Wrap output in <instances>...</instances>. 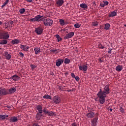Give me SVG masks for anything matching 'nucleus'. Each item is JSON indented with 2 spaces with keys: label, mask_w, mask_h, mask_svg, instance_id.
I'll list each match as a JSON object with an SVG mask.
<instances>
[{
  "label": "nucleus",
  "mask_w": 126,
  "mask_h": 126,
  "mask_svg": "<svg viewBox=\"0 0 126 126\" xmlns=\"http://www.w3.org/2000/svg\"><path fill=\"white\" fill-rule=\"evenodd\" d=\"M97 95L99 99L100 105H103L106 102V99L104 98V91H102V89H100Z\"/></svg>",
  "instance_id": "f257e3e1"
},
{
  "label": "nucleus",
  "mask_w": 126,
  "mask_h": 126,
  "mask_svg": "<svg viewBox=\"0 0 126 126\" xmlns=\"http://www.w3.org/2000/svg\"><path fill=\"white\" fill-rule=\"evenodd\" d=\"M43 16L40 15H38L33 18L30 19V21L32 22H40V21H43Z\"/></svg>",
  "instance_id": "f03ea898"
},
{
  "label": "nucleus",
  "mask_w": 126,
  "mask_h": 126,
  "mask_svg": "<svg viewBox=\"0 0 126 126\" xmlns=\"http://www.w3.org/2000/svg\"><path fill=\"white\" fill-rule=\"evenodd\" d=\"M42 21L45 26H52V24H53V20L50 19L49 18L44 19Z\"/></svg>",
  "instance_id": "7ed1b4c3"
},
{
  "label": "nucleus",
  "mask_w": 126,
  "mask_h": 126,
  "mask_svg": "<svg viewBox=\"0 0 126 126\" xmlns=\"http://www.w3.org/2000/svg\"><path fill=\"white\" fill-rule=\"evenodd\" d=\"M107 94H110V88L109 86L106 85L103 89V98L107 97Z\"/></svg>",
  "instance_id": "20e7f679"
},
{
  "label": "nucleus",
  "mask_w": 126,
  "mask_h": 126,
  "mask_svg": "<svg viewBox=\"0 0 126 126\" xmlns=\"http://www.w3.org/2000/svg\"><path fill=\"white\" fill-rule=\"evenodd\" d=\"M44 29L42 27H39L35 28L34 32L36 33L37 35H41L43 33Z\"/></svg>",
  "instance_id": "39448f33"
},
{
  "label": "nucleus",
  "mask_w": 126,
  "mask_h": 126,
  "mask_svg": "<svg viewBox=\"0 0 126 126\" xmlns=\"http://www.w3.org/2000/svg\"><path fill=\"white\" fill-rule=\"evenodd\" d=\"M9 38V35L8 32H0V39H8Z\"/></svg>",
  "instance_id": "423d86ee"
},
{
  "label": "nucleus",
  "mask_w": 126,
  "mask_h": 126,
  "mask_svg": "<svg viewBox=\"0 0 126 126\" xmlns=\"http://www.w3.org/2000/svg\"><path fill=\"white\" fill-rule=\"evenodd\" d=\"M73 36H74V32H70L64 36L63 39L64 40H67V39H70V38H72Z\"/></svg>",
  "instance_id": "0eeeda50"
},
{
  "label": "nucleus",
  "mask_w": 126,
  "mask_h": 126,
  "mask_svg": "<svg viewBox=\"0 0 126 126\" xmlns=\"http://www.w3.org/2000/svg\"><path fill=\"white\" fill-rule=\"evenodd\" d=\"M53 100L55 104H60L61 103V97L59 95H56L53 97Z\"/></svg>",
  "instance_id": "6e6552de"
},
{
  "label": "nucleus",
  "mask_w": 126,
  "mask_h": 126,
  "mask_svg": "<svg viewBox=\"0 0 126 126\" xmlns=\"http://www.w3.org/2000/svg\"><path fill=\"white\" fill-rule=\"evenodd\" d=\"M63 62L64 60L63 59H59L57 60H56V66H61V65H62V64H63Z\"/></svg>",
  "instance_id": "1a4fd4ad"
},
{
  "label": "nucleus",
  "mask_w": 126,
  "mask_h": 126,
  "mask_svg": "<svg viewBox=\"0 0 126 126\" xmlns=\"http://www.w3.org/2000/svg\"><path fill=\"white\" fill-rule=\"evenodd\" d=\"M8 91H6L5 89H0V96H2V95H8Z\"/></svg>",
  "instance_id": "9d476101"
},
{
  "label": "nucleus",
  "mask_w": 126,
  "mask_h": 126,
  "mask_svg": "<svg viewBox=\"0 0 126 126\" xmlns=\"http://www.w3.org/2000/svg\"><path fill=\"white\" fill-rule=\"evenodd\" d=\"M56 4L58 7L62 6L63 3H64V1L63 0H56Z\"/></svg>",
  "instance_id": "9b49d317"
},
{
  "label": "nucleus",
  "mask_w": 126,
  "mask_h": 126,
  "mask_svg": "<svg viewBox=\"0 0 126 126\" xmlns=\"http://www.w3.org/2000/svg\"><path fill=\"white\" fill-rule=\"evenodd\" d=\"M43 116H44L43 113L37 112L35 116V119L37 121H40V120L42 119V117H43Z\"/></svg>",
  "instance_id": "f8f14e48"
},
{
  "label": "nucleus",
  "mask_w": 126,
  "mask_h": 126,
  "mask_svg": "<svg viewBox=\"0 0 126 126\" xmlns=\"http://www.w3.org/2000/svg\"><path fill=\"white\" fill-rule=\"evenodd\" d=\"M79 69H80V70H83V71H87L88 67L86 65H80L79 66Z\"/></svg>",
  "instance_id": "ddd939ff"
},
{
  "label": "nucleus",
  "mask_w": 126,
  "mask_h": 126,
  "mask_svg": "<svg viewBox=\"0 0 126 126\" xmlns=\"http://www.w3.org/2000/svg\"><path fill=\"white\" fill-rule=\"evenodd\" d=\"M18 121V119L17 117L13 116L11 117L9 119L10 123H16Z\"/></svg>",
  "instance_id": "4468645a"
},
{
  "label": "nucleus",
  "mask_w": 126,
  "mask_h": 126,
  "mask_svg": "<svg viewBox=\"0 0 126 126\" xmlns=\"http://www.w3.org/2000/svg\"><path fill=\"white\" fill-rule=\"evenodd\" d=\"M95 116V113L93 112H91L90 113H88L86 114V116L89 119H93Z\"/></svg>",
  "instance_id": "2eb2a0df"
},
{
  "label": "nucleus",
  "mask_w": 126,
  "mask_h": 126,
  "mask_svg": "<svg viewBox=\"0 0 126 126\" xmlns=\"http://www.w3.org/2000/svg\"><path fill=\"white\" fill-rule=\"evenodd\" d=\"M29 46H26V45H21L20 46V49L24 51V52H28V50H29Z\"/></svg>",
  "instance_id": "dca6fc26"
},
{
  "label": "nucleus",
  "mask_w": 126,
  "mask_h": 126,
  "mask_svg": "<svg viewBox=\"0 0 126 126\" xmlns=\"http://www.w3.org/2000/svg\"><path fill=\"white\" fill-rule=\"evenodd\" d=\"M123 68L124 66H122V65H118L116 67L115 69L116 71L120 72L123 70Z\"/></svg>",
  "instance_id": "f3484780"
},
{
  "label": "nucleus",
  "mask_w": 126,
  "mask_h": 126,
  "mask_svg": "<svg viewBox=\"0 0 126 126\" xmlns=\"http://www.w3.org/2000/svg\"><path fill=\"white\" fill-rule=\"evenodd\" d=\"M4 56L5 57L6 60H9L11 59V55L8 54V52H5L4 53Z\"/></svg>",
  "instance_id": "a211bd4d"
},
{
  "label": "nucleus",
  "mask_w": 126,
  "mask_h": 126,
  "mask_svg": "<svg viewBox=\"0 0 126 126\" xmlns=\"http://www.w3.org/2000/svg\"><path fill=\"white\" fill-rule=\"evenodd\" d=\"M97 120H98L97 118H94L93 120H92V126H97Z\"/></svg>",
  "instance_id": "6ab92c4d"
},
{
  "label": "nucleus",
  "mask_w": 126,
  "mask_h": 126,
  "mask_svg": "<svg viewBox=\"0 0 126 126\" xmlns=\"http://www.w3.org/2000/svg\"><path fill=\"white\" fill-rule=\"evenodd\" d=\"M109 17H115V16H117V11H112L108 15Z\"/></svg>",
  "instance_id": "aec40b11"
},
{
  "label": "nucleus",
  "mask_w": 126,
  "mask_h": 126,
  "mask_svg": "<svg viewBox=\"0 0 126 126\" xmlns=\"http://www.w3.org/2000/svg\"><path fill=\"white\" fill-rule=\"evenodd\" d=\"M16 91V89L15 88H12L9 89V91H8V94H13V93H14Z\"/></svg>",
  "instance_id": "412c9836"
},
{
  "label": "nucleus",
  "mask_w": 126,
  "mask_h": 126,
  "mask_svg": "<svg viewBox=\"0 0 126 126\" xmlns=\"http://www.w3.org/2000/svg\"><path fill=\"white\" fill-rule=\"evenodd\" d=\"M109 4V2L108 1L103 0L101 3H100V5L101 7H104L106 6V5H108Z\"/></svg>",
  "instance_id": "4be33fe9"
},
{
  "label": "nucleus",
  "mask_w": 126,
  "mask_h": 126,
  "mask_svg": "<svg viewBox=\"0 0 126 126\" xmlns=\"http://www.w3.org/2000/svg\"><path fill=\"white\" fill-rule=\"evenodd\" d=\"M19 78H20V77L17 75H14L11 77V79H13L14 81H17V80H19Z\"/></svg>",
  "instance_id": "5701e85b"
},
{
  "label": "nucleus",
  "mask_w": 126,
  "mask_h": 126,
  "mask_svg": "<svg viewBox=\"0 0 126 126\" xmlns=\"http://www.w3.org/2000/svg\"><path fill=\"white\" fill-rule=\"evenodd\" d=\"M36 109L38 111V113H43V106L41 105H37Z\"/></svg>",
  "instance_id": "b1692460"
},
{
  "label": "nucleus",
  "mask_w": 126,
  "mask_h": 126,
  "mask_svg": "<svg viewBox=\"0 0 126 126\" xmlns=\"http://www.w3.org/2000/svg\"><path fill=\"white\" fill-rule=\"evenodd\" d=\"M11 43L13 45H17V44H19V43H20V41H19V40H18L17 39H15L11 41Z\"/></svg>",
  "instance_id": "393cba45"
},
{
  "label": "nucleus",
  "mask_w": 126,
  "mask_h": 126,
  "mask_svg": "<svg viewBox=\"0 0 126 126\" xmlns=\"http://www.w3.org/2000/svg\"><path fill=\"white\" fill-rule=\"evenodd\" d=\"M80 6L81 8H83L84 9H87L88 8V6L86 3H81L80 4Z\"/></svg>",
  "instance_id": "a878e982"
},
{
  "label": "nucleus",
  "mask_w": 126,
  "mask_h": 126,
  "mask_svg": "<svg viewBox=\"0 0 126 126\" xmlns=\"http://www.w3.org/2000/svg\"><path fill=\"white\" fill-rule=\"evenodd\" d=\"M59 22L62 26H63L64 25H65V24H67V23L66 22H64V20L63 19H60Z\"/></svg>",
  "instance_id": "bb28decb"
},
{
  "label": "nucleus",
  "mask_w": 126,
  "mask_h": 126,
  "mask_svg": "<svg viewBox=\"0 0 126 126\" xmlns=\"http://www.w3.org/2000/svg\"><path fill=\"white\" fill-rule=\"evenodd\" d=\"M34 51L35 52V55H38V54H39V53L41 52V50H40V48L37 47L34 48Z\"/></svg>",
  "instance_id": "cd10ccee"
},
{
  "label": "nucleus",
  "mask_w": 126,
  "mask_h": 126,
  "mask_svg": "<svg viewBox=\"0 0 126 126\" xmlns=\"http://www.w3.org/2000/svg\"><path fill=\"white\" fill-rule=\"evenodd\" d=\"M111 25L109 23H107L105 24L104 29L105 30H109Z\"/></svg>",
  "instance_id": "c85d7f7f"
},
{
  "label": "nucleus",
  "mask_w": 126,
  "mask_h": 126,
  "mask_svg": "<svg viewBox=\"0 0 126 126\" xmlns=\"http://www.w3.org/2000/svg\"><path fill=\"white\" fill-rule=\"evenodd\" d=\"M70 63V60L67 59V58H65L64 60V63H65V64H68V63Z\"/></svg>",
  "instance_id": "c756f323"
},
{
  "label": "nucleus",
  "mask_w": 126,
  "mask_h": 126,
  "mask_svg": "<svg viewBox=\"0 0 126 126\" xmlns=\"http://www.w3.org/2000/svg\"><path fill=\"white\" fill-rule=\"evenodd\" d=\"M7 44V40H2L0 42V45H6Z\"/></svg>",
  "instance_id": "7c9ffc66"
},
{
  "label": "nucleus",
  "mask_w": 126,
  "mask_h": 126,
  "mask_svg": "<svg viewBox=\"0 0 126 126\" xmlns=\"http://www.w3.org/2000/svg\"><path fill=\"white\" fill-rule=\"evenodd\" d=\"M48 116H55L56 115V114L55 113V112H53V111H48L47 114Z\"/></svg>",
  "instance_id": "2f4dec72"
},
{
  "label": "nucleus",
  "mask_w": 126,
  "mask_h": 126,
  "mask_svg": "<svg viewBox=\"0 0 126 126\" xmlns=\"http://www.w3.org/2000/svg\"><path fill=\"white\" fill-rule=\"evenodd\" d=\"M8 2H9V0H5L4 3L1 6V8H3V7H4V6H5V5L8 3Z\"/></svg>",
  "instance_id": "473e14b6"
},
{
  "label": "nucleus",
  "mask_w": 126,
  "mask_h": 126,
  "mask_svg": "<svg viewBox=\"0 0 126 126\" xmlns=\"http://www.w3.org/2000/svg\"><path fill=\"white\" fill-rule=\"evenodd\" d=\"M55 37L57 38L58 42H60V41H62V37H61V36H60V35L56 34L55 35Z\"/></svg>",
  "instance_id": "72a5a7b5"
},
{
  "label": "nucleus",
  "mask_w": 126,
  "mask_h": 126,
  "mask_svg": "<svg viewBox=\"0 0 126 126\" xmlns=\"http://www.w3.org/2000/svg\"><path fill=\"white\" fill-rule=\"evenodd\" d=\"M8 115H0V120H4L5 118H8Z\"/></svg>",
  "instance_id": "f704fd0d"
},
{
  "label": "nucleus",
  "mask_w": 126,
  "mask_h": 126,
  "mask_svg": "<svg viewBox=\"0 0 126 126\" xmlns=\"http://www.w3.org/2000/svg\"><path fill=\"white\" fill-rule=\"evenodd\" d=\"M44 99H51L52 97L48 94H45L43 96Z\"/></svg>",
  "instance_id": "c9c22d12"
},
{
  "label": "nucleus",
  "mask_w": 126,
  "mask_h": 126,
  "mask_svg": "<svg viewBox=\"0 0 126 126\" xmlns=\"http://www.w3.org/2000/svg\"><path fill=\"white\" fill-rule=\"evenodd\" d=\"M25 11H26V10L24 8L20 9V10H19V12H20V13H21V14H23V13H24V12H25Z\"/></svg>",
  "instance_id": "e433bc0d"
},
{
  "label": "nucleus",
  "mask_w": 126,
  "mask_h": 126,
  "mask_svg": "<svg viewBox=\"0 0 126 126\" xmlns=\"http://www.w3.org/2000/svg\"><path fill=\"white\" fill-rule=\"evenodd\" d=\"M80 26H81V25L79 23H76L74 25L75 28H79V27H80Z\"/></svg>",
  "instance_id": "4c0bfd02"
},
{
  "label": "nucleus",
  "mask_w": 126,
  "mask_h": 126,
  "mask_svg": "<svg viewBox=\"0 0 126 126\" xmlns=\"http://www.w3.org/2000/svg\"><path fill=\"white\" fill-rule=\"evenodd\" d=\"M98 48L99 49H105V47L103 46V45L99 44H98Z\"/></svg>",
  "instance_id": "58836bf2"
},
{
  "label": "nucleus",
  "mask_w": 126,
  "mask_h": 126,
  "mask_svg": "<svg viewBox=\"0 0 126 126\" xmlns=\"http://www.w3.org/2000/svg\"><path fill=\"white\" fill-rule=\"evenodd\" d=\"M51 53H56V54H58L59 52H58V49H55L51 50Z\"/></svg>",
  "instance_id": "ea45409f"
},
{
  "label": "nucleus",
  "mask_w": 126,
  "mask_h": 126,
  "mask_svg": "<svg viewBox=\"0 0 126 126\" xmlns=\"http://www.w3.org/2000/svg\"><path fill=\"white\" fill-rule=\"evenodd\" d=\"M31 67L32 68V69H34V68H36L37 67V66L35 65L31 64Z\"/></svg>",
  "instance_id": "a19ab883"
},
{
  "label": "nucleus",
  "mask_w": 126,
  "mask_h": 126,
  "mask_svg": "<svg viewBox=\"0 0 126 126\" xmlns=\"http://www.w3.org/2000/svg\"><path fill=\"white\" fill-rule=\"evenodd\" d=\"M42 112H44V114H46L47 115L48 114V111L46 110V109H44L42 110Z\"/></svg>",
  "instance_id": "79ce46f5"
},
{
  "label": "nucleus",
  "mask_w": 126,
  "mask_h": 126,
  "mask_svg": "<svg viewBox=\"0 0 126 126\" xmlns=\"http://www.w3.org/2000/svg\"><path fill=\"white\" fill-rule=\"evenodd\" d=\"M93 26H98V24L96 22L93 23Z\"/></svg>",
  "instance_id": "37998d69"
},
{
  "label": "nucleus",
  "mask_w": 126,
  "mask_h": 126,
  "mask_svg": "<svg viewBox=\"0 0 126 126\" xmlns=\"http://www.w3.org/2000/svg\"><path fill=\"white\" fill-rule=\"evenodd\" d=\"M74 78L75 79V80H76V81H79V77L76 76V77H74Z\"/></svg>",
  "instance_id": "c03bdc74"
},
{
  "label": "nucleus",
  "mask_w": 126,
  "mask_h": 126,
  "mask_svg": "<svg viewBox=\"0 0 126 126\" xmlns=\"http://www.w3.org/2000/svg\"><path fill=\"white\" fill-rule=\"evenodd\" d=\"M71 76H72L73 78H74L75 77V75L73 73H71Z\"/></svg>",
  "instance_id": "a18cd8bd"
},
{
  "label": "nucleus",
  "mask_w": 126,
  "mask_h": 126,
  "mask_svg": "<svg viewBox=\"0 0 126 126\" xmlns=\"http://www.w3.org/2000/svg\"><path fill=\"white\" fill-rule=\"evenodd\" d=\"M19 54L20 55V56H22V58H23V57H24V54L22 53V52H19Z\"/></svg>",
  "instance_id": "49530a36"
},
{
  "label": "nucleus",
  "mask_w": 126,
  "mask_h": 126,
  "mask_svg": "<svg viewBox=\"0 0 126 126\" xmlns=\"http://www.w3.org/2000/svg\"><path fill=\"white\" fill-rule=\"evenodd\" d=\"M26 1H27L28 2H32L33 0H25Z\"/></svg>",
  "instance_id": "de8ad7c7"
},
{
  "label": "nucleus",
  "mask_w": 126,
  "mask_h": 126,
  "mask_svg": "<svg viewBox=\"0 0 126 126\" xmlns=\"http://www.w3.org/2000/svg\"><path fill=\"white\" fill-rule=\"evenodd\" d=\"M98 61L99 62V63H102V62H104V60H102L101 59H99Z\"/></svg>",
  "instance_id": "09e8293b"
},
{
  "label": "nucleus",
  "mask_w": 126,
  "mask_h": 126,
  "mask_svg": "<svg viewBox=\"0 0 126 126\" xmlns=\"http://www.w3.org/2000/svg\"><path fill=\"white\" fill-rule=\"evenodd\" d=\"M32 126H39V125H38V124H36V123H34V124H33V125H32Z\"/></svg>",
  "instance_id": "8fccbe9b"
},
{
  "label": "nucleus",
  "mask_w": 126,
  "mask_h": 126,
  "mask_svg": "<svg viewBox=\"0 0 126 126\" xmlns=\"http://www.w3.org/2000/svg\"><path fill=\"white\" fill-rule=\"evenodd\" d=\"M72 126H77V125H76L75 123H73L72 124Z\"/></svg>",
  "instance_id": "3c124183"
},
{
  "label": "nucleus",
  "mask_w": 126,
  "mask_h": 126,
  "mask_svg": "<svg viewBox=\"0 0 126 126\" xmlns=\"http://www.w3.org/2000/svg\"><path fill=\"white\" fill-rule=\"evenodd\" d=\"M120 111H121V112H122V113L124 112V109H123V108H121L120 109Z\"/></svg>",
  "instance_id": "603ef678"
},
{
  "label": "nucleus",
  "mask_w": 126,
  "mask_h": 126,
  "mask_svg": "<svg viewBox=\"0 0 126 126\" xmlns=\"http://www.w3.org/2000/svg\"><path fill=\"white\" fill-rule=\"evenodd\" d=\"M108 53L109 54H111V53H112V50H109V51H108Z\"/></svg>",
  "instance_id": "864d4df0"
},
{
  "label": "nucleus",
  "mask_w": 126,
  "mask_h": 126,
  "mask_svg": "<svg viewBox=\"0 0 126 126\" xmlns=\"http://www.w3.org/2000/svg\"><path fill=\"white\" fill-rule=\"evenodd\" d=\"M7 107L8 108V109H11V106H7Z\"/></svg>",
  "instance_id": "5fc2aeb1"
},
{
  "label": "nucleus",
  "mask_w": 126,
  "mask_h": 126,
  "mask_svg": "<svg viewBox=\"0 0 126 126\" xmlns=\"http://www.w3.org/2000/svg\"><path fill=\"white\" fill-rule=\"evenodd\" d=\"M10 24H13V21H10Z\"/></svg>",
  "instance_id": "6e6d98bb"
},
{
  "label": "nucleus",
  "mask_w": 126,
  "mask_h": 126,
  "mask_svg": "<svg viewBox=\"0 0 126 126\" xmlns=\"http://www.w3.org/2000/svg\"><path fill=\"white\" fill-rule=\"evenodd\" d=\"M68 91V92H71L73 91V90H70Z\"/></svg>",
  "instance_id": "4d7b16f0"
},
{
  "label": "nucleus",
  "mask_w": 126,
  "mask_h": 126,
  "mask_svg": "<svg viewBox=\"0 0 126 126\" xmlns=\"http://www.w3.org/2000/svg\"><path fill=\"white\" fill-rule=\"evenodd\" d=\"M109 111H110V112H112V108L109 109Z\"/></svg>",
  "instance_id": "13d9d810"
},
{
  "label": "nucleus",
  "mask_w": 126,
  "mask_h": 126,
  "mask_svg": "<svg viewBox=\"0 0 126 126\" xmlns=\"http://www.w3.org/2000/svg\"><path fill=\"white\" fill-rule=\"evenodd\" d=\"M1 24H2V22L0 21V25H1Z\"/></svg>",
  "instance_id": "bf43d9fd"
},
{
  "label": "nucleus",
  "mask_w": 126,
  "mask_h": 126,
  "mask_svg": "<svg viewBox=\"0 0 126 126\" xmlns=\"http://www.w3.org/2000/svg\"><path fill=\"white\" fill-rule=\"evenodd\" d=\"M8 79H11V77H10L9 78H8Z\"/></svg>",
  "instance_id": "052dcab7"
},
{
  "label": "nucleus",
  "mask_w": 126,
  "mask_h": 126,
  "mask_svg": "<svg viewBox=\"0 0 126 126\" xmlns=\"http://www.w3.org/2000/svg\"><path fill=\"white\" fill-rule=\"evenodd\" d=\"M65 75H67V73H65Z\"/></svg>",
  "instance_id": "680f3d73"
},
{
  "label": "nucleus",
  "mask_w": 126,
  "mask_h": 126,
  "mask_svg": "<svg viewBox=\"0 0 126 126\" xmlns=\"http://www.w3.org/2000/svg\"><path fill=\"white\" fill-rule=\"evenodd\" d=\"M124 26H125V27H126V24L124 25Z\"/></svg>",
  "instance_id": "e2e57ef3"
},
{
  "label": "nucleus",
  "mask_w": 126,
  "mask_h": 126,
  "mask_svg": "<svg viewBox=\"0 0 126 126\" xmlns=\"http://www.w3.org/2000/svg\"><path fill=\"white\" fill-rule=\"evenodd\" d=\"M50 126V125H48V126Z\"/></svg>",
  "instance_id": "0e129e2a"
},
{
  "label": "nucleus",
  "mask_w": 126,
  "mask_h": 126,
  "mask_svg": "<svg viewBox=\"0 0 126 126\" xmlns=\"http://www.w3.org/2000/svg\"><path fill=\"white\" fill-rule=\"evenodd\" d=\"M36 0V1H37L38 0Z\"/></svg>",
  "instance_id": "69168bd1"
},
{
  "label": "nucleus",
  "mask_w": 126,
  "mask_h": 126,
  "mask_svg": "<svg viewBox=\"0 0 126 126\" xmlns=\"http://www.w3.org/2000/svg\"><path fill=\"white\" fill-rule=\"evenodd\" d=\"M95 101H97V99H95Z\"/></svg>",
  "instance_id": "338daca9"
},
{
  "label": "nucleus",
  "mask_w": 126,
  "mask_h": 126,
  "mask_svg": "<svg viewBox=\"0 0 126 126\" xmlns=\"http://www.w3.org/2000/svg\"><path fill=\"white\" fill-rule=\"evenodd\" d=\"M0 50H1V48H0Z\"/></svg>",
  "instance_id": "774afa93"
}]
</instances>
